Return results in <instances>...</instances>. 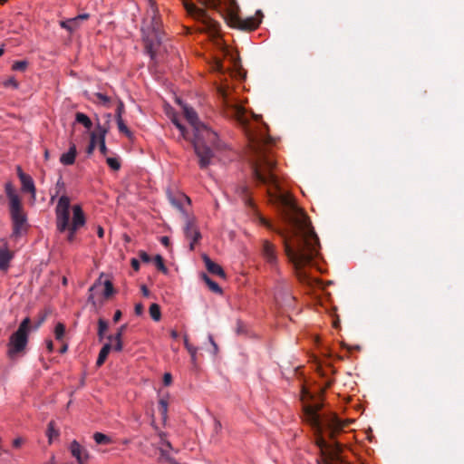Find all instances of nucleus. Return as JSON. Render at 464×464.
Masks as SVG:
<instances>
[{"label": "nucleus", "mask_w": 464, "mask_h": 464, "mask_svg": "<svg viewBox=\"0 0 464 464\" xmlns=\"http://www.w3.org/2000/svg\"><path fill=\"white\" fill-rule=\"evenodd\" d=\"M121 317V312L120 310H117L113 315V321L118 322Z\"/></svg>", "instance_id": "50"}, {"label": "nucleus", "mask_w": 464, "mask_h": 464, "mask_svg": "<svg viewBox=\"0 0 464 464\" xmlns=\"http://www.w3.org/2000/svg\"><path fill=\"white\" fill-rule=\"evenodd\" d=\"M225 19L230 27L246 31L256 30L260 24V20L252 16L242 19L233 8L227 11Z\"/></svg>", "instance_id": "8"}, {"label": "nucleus", "mask_w": 464, "mask_h": 464, "mask_svg": "<svg viewBox=\"0 0 464 464\" xmlns=\"http://www.w3.org/2000/svg\"><path fill=\"white\" fill-rule=\"evenodd\" d=\"M147 2L150 7L152 14L155 15L156 13L158 12L155 1L154 0H147Z\"/></svg>", "instance_id": "45"}, {"label": "nucleus", "mask_w": 464, "mask_h": 464, "mask_svg": "<svg viewBox=\"0 0 464 464\" xmlns=\"http://www.w3.org/2000/svg\"><path fill=\"white\" fill-rule=\"evenodd\" d=\"M107 164L109 167L113 170H119L121 168V163L118 159L116 158H107L106 160Z\"/></svg>", "instance_id": "37"}, {"label": "nucleus", "mask_w": 464, "mask_h": 464, "mask_svg": "<svg viewBox=\"0 0 464 464\" xmlns=\"http://www.w3.org/2000/svg\"><path fill=\"white\" fill-rule=\"evenodd\" d=\"M4 53V49L0 48V56H2Z\"/></svg>", "instance_id": "64"}, {"label": "nucleus", "mask_w": 464, "mask_h": 464, "mask_svg": "<svg viewBox=\"0 0 464 464\" xmlns=\"http://www.w3.org/2000/svg\"><path fill=\"white\" fill-rule=\"evenodd\" d=\"M312 395L303 388L301 401L303 402V420L309 424L315 434V443L323 455L335 458L341 452V444L334 439L347 427L351 420H341L334 413L320 414L323 403L310 402Z\"/></svg>", "instance_id": "2"}, {"label": "nucleus", "mask_w": 464, "mask_h": 464, "mask_svg": "<svg viewBox=\"0 0 464 464\" xmlns=\"http://www.w3.org/2000/svg\"><path fill=\"white\" fill-rule=\"evenodd\" d=\"M97 234H98V237H103L104 236V230L102 227H98V229H97Z\"/></svg>", "instance_id": "53"}, {"label": "nucleus", "mask_w": 464, "mask_h": 464, "mask_svg": "<svg viewBox=\"0 0 464 464\" xmlns=\"http://www.w3.org/2000/svg\"><path fill=\"white\" fill-rule=\"evenodd\" d=\"M108 329V324H107V322L104 321L103 319H100L98 321V336H99V339L102 340L104 336V333L107 331Z\"/></svg>", "instance_id": "35"}, {"label": "nucleus", "mask_w": 464, "mask_h": 464, "mask_svg": "<svg viewBox=\"0 0 464 464\" xmlns=\"http://www.w3.org/2000/svg\"><path fill=\"white\" fill-rule=\"evenodd\" d=\"M69 449L72 457L76 459L78 464L87 463L89 459V453L77 440H72Z\"/></svg>", "instance_id": "11"}, {"label": "nucleus", "mask_w": 464, "mask_h": 464, "mask_svg": "<svg viewBox=\"0 0 464 464\" xmlns=\"http://www.w3.org/2000/svg\"><path fill=\"white\" fill-rule=\"evenodd\" d=\"M100 284H101V278L90 288V292H92Z\"/></svg>", "instance_id": "57"}, {"label": "nucleus", "mask_w": 464, "mask_h": 464, "mask_svg": "<svg viewBox=\"0 0 464 464\" xmlns=\"http://www.w3.org/2000/svg\"><path fill=\"white\" fill-rule=\"evenodd\" d=\"M130 265H131V267L135 270V271H139L140 269V262L138 259L136 258H132L130 260Z\"/></svg>", "instance_id": "47"}, {"label": "nucleus", "mask_w": 464, "mask_h": 464, "mask_svg": "<svg viewBox=\"0 0 464 464\" xmlns=\"http://www.w3.org/2000/svg\"><path fill=\"white\" fill-rule=\"evenodd\" d=\"M70 205L71 200L67 195L59 198L54 213L56 229L60 233L67 231V241H74L76 233L86 224V217L80 204L72 207V218L70 222Z\"/></svg>", "instance_id": "4"}, {"label": "nucleus", "mask_w": 464, "mask_h": 464, "mask_svg": "<svg viewBox=\"0 0 464 464\" xmlns=\"http://www.w3.org/2000/svg\"><path fill=\"white\" fill-rule=\"evenodd\" d=\"M170 336L173 338V339H177L179 337V334L176 330H171L170 331Z\"/></svg>", "instance_id": "54"}, {"label": "nucleus", "mask_w": 464, "mask_h": 464, "mask_svg": "<svg viewBox=\"0 0 464 464\" xmlns=\"http://www.w3.org/2000/svg\"><path fill=\"white\" fill-rule=\"evenodd\" d=\"M158 407H159V411L161 414L162 419L165 420L168 417V407H169L168 400L164 399V398L160 399Z\"/></svg>", "instance_id": "30"}, {"label": "nucleus", "mask_w": 464, "mask_h": 464, "mask_svg": "<svg viewBox=\"0 0 464 464\" xmlns=\"http://www.w3.org/2000/svg\"><path fill=\"white\" fill-rule=\"evenodd\" d=\"M10 217L13 225L12 236L19 237L24 235L28 230L27 215L24 212L22 204L9 207Z\"/></svg>", "instance_id": "7"}, {"label": "nucleus", "mask_w": 464, "mask_h": 464, "mask_svg": "<svg viewBox=\"0 0 464 464\" xmlns=\"http://www.w3.org/2000/svg\"><path fill=\"white\" fill-rule=\"evenodd\" d=\"M184 7L189 15L202 24L200 31L207 33L217 44L220 45L219 24L212 19L204 9L198 7L195 4L188 0H184Z\"/></svg>", "instance_id": "5"}, {"label": "nucleus", "mask_w": 464, "mask_h": 464, "mask_svg": "<svg viewBox=\"0 0 464 464\" xmlns=\"http://www.w3.org/2000/svg\"><path fill=\"white\" fill-rule=\"evenodd\" d=\"M46 348L48 350L49 353H53V343L52 340H46Z\"/></svg>", "instance_id": "48"}, {"label": "nucleus", "mask_w": 464, "mask_h": 464, "mask_svg": "<svg viewBox=\"0 0 464 464\" xmlns=\"http://www.w3.org/2000/svg\"><path fill=\"white\" fill-rule=\"evenodd\" d=\"M46 435L48 441L51 444L54 439H57L60 435L59 430L55 428L54 421H50L47 426Z\"/></svg>", "instance_id": "22"}, {"label": "nucleus", "mask_w": 464, "mask_h": 464, "mask_svg": "<svg viewBox=\"0 0 464 464\" xmlns=\"http://www.w3.org/2000/svg\"><path fill=\"white\" fill-rule=\"evenodd\" d=\"M226 114L234 119L245 130L248 145L246 151L254 181L265 185L271 199L278 201L286 208L285 218L287 226L275 228L265 218L260 223L275 231L283 239L286 256L293 264L299 279L311 284L302 269L319 255V238L308 217L298 208L290 195L282 193L276 174V161L272 152L276 140L267 134L268 126L262 117L248 113L246 108L232 95L228 85L218 87Z\"/></svg>", "instance_id": "1"}, {"label": "nucleus", "mask_w": 464, "mask_h": 464, "mask_svg": "<svg viewBox=\"0 0 464 464\" xmlns=\"http://www.w3.org/2000/svg\"><path fill=\"white\" fill-rule=\"evenodd\" d=\"M29 327L30 318L25 317L21 322L18 329L9 337L6 352L9 359L15 360L24 353L28 343Z\"/></svg>", "instance_id": "6"}, {"label": "nucleus", "mask_w": 464, "mask_h": 464, "mask_svg": "<svg viewBox=\"0 0 464 464\" xmlns=\"http://www.w3.org/2000/svg\"><path fill=\"white\" fill-rule=\"evenodd\" d=\"M92 101L98 104H101L103 106H109V104L111 102V98L104 93L95 92L93 94Z\"/></svg>", "instance_id": "24"}, {"label": "nucleus", "mask_w": 464, "mask_h": 464, "mask_svg": "<svg viewBox=\"0 0 464 464\" xmlns=\"http://www.w3.org/2000/svg\"><path fill=\"white\" fill-rule=\"evenodd\" d=\"M93 440L99 445H107L112 442V440L109 436L102 432H95L93 434Z\"/></svg>", "instance_id": "27"}, {"label": "nucleus", "mask_w": 464, "mask_h": 464, "mask_svg": "<svg viewBox=\"0 0 464 464\" xmlns=\"http://www.w3.org/2000/svg\"><path fill=\"white\" fill-rule=\"evenodd\" d=\"M144 307L142 304L139 303L135 304L134 312L136 315H141L143 314Z\"/></svg>", "instance_id": "44"}, {"label": "nucleus", "mask_w": 464, "mask_h": 464, "mask_svg": "<svg viewBox=\"0 0 464 464\" xmlns=\"http://www.w3.org/2000/svg\"><path fill=\"white\" fill-rule=\"evenodd\" d=\"M169 199H170L171 203L179 208H181L182 201H187L188 203H189V201H190L189 198L188 196H186L185 194H179L178 199H176L173 197H170Z\"/></svg>", "instance_id": "33"}, {"label": "nucleus", "mask_w": 464, "mask_h": 464, "mask_svg": "<svg viewBox=\"0 0 464 464\" xmlns=\"http://www.w3.org/2000/svg\"><path fill=\"white\" fill-rule=\"evenodd\" d=\"M184 233L187 239L189 240L190 250L194 249L195 244L201 238L198 226L193 219H188L186 223Z\"/></svg>", "instance_id": "9"}, {"label": "nucleus", "mask_w": 464, "mask_h": 464, "mask_svg": "<svg viewBox=\"0 0 464 464\" xmlns=\"http://www.w3.org/2000/svg\"><path fill=\"white\" fill-rule=\"evenodd\" d=\"M65 334V325L63 323H58L54 327V336L58 341H62Z\"/></svg>", "instance_id": "32"}, {"label": "nucleus", "mask_w": 464, "mask_h": 464, "mask_svg": "<svg viewBox=\"0 0 464 464\" xmlns=\"http://www.w3.org/2000/svg\"><path fill=\"white\" fill-rule=\"evenodd\" d=\"M111 350V343H105L100 353H99V355H98V358H97V361H96V365L98 367H101L106 361L107 357H108V354L110 353Z\"/></svg>", "instance_id": "20"}, {"label": "nucleus", "mask_w": 464, "mask_h": 464, "mask_svg": "<svg viewBox=\"0 0 464 464\" xmlns=\"http://www.w3.org/2000/svg\"><path fill=\"white\" fill-rule=\"evenodd\" d=\"M76 122L83 125L87 130H90L92 127V122L91 119L82 112H77L75 114Z\"/></svg>", "instance_id": "23"}, {"label": "nucleus", "mask_w": 464, "mask_h": 464, "mask_svg": "<svg viewBox=\"0 0 464 464\" xmlns=\"http://www.w3.org/2000/svg\"><path fill=\"white\" fill-rule=\"evenodd\" d=\"M125 325H122L119 330L118 332L116 333L115 335H110L108 336V339L110 341L109 343L111 344V350L115 351V352H121L123 348V344H122V334H123V331L125 329Z\"/></svg>", "instance_id": "14"}, {"label": "nucleus", "mask_w": 464, "mask_h": 464, "mask_svg": "<svg viewBox=\"0 0 464 464\" xmlns=\"http://www.w3.org/2000/svg\"><path fill=\"white\" fill-rule=\"evenodd\" d=\"M97 144H98V125L96 126L95 130L91 133V140H90V144L87 148V153L92 154L93 152V150H95V147Z\"/></svg>", "instance_id": "28"}, {"label": "nucleus", "mask_w": 464, "mask_h": 464, "mask_svg": "<svg viewBox=\"0 0 464 464\" xmlns=\"http://www.w3.org/2000/svg\"><path fill=\"white\" fill-rule=\"evenodd\" d=\"M142 292H143L144 295H149V290L147 289L146 286H142Z\"/></svg>", "instance_id": "58"}, {"label": "nucleus", "mask_w": 464, "mask_h": 464, "mask_svg": "<svg viewBox=\"0 0 464 464\" xmlns=\"http://www.w3.org/2000/svg\"><path fill=\"white\" fill-rule=\"evenodd\" d=\"M63 195H66L65 194V183L63 181V177L60 176L55 184L54 194L51 195V202H53L54 198L56 197L60 196V198H61Z\"/></svg>", "instance_id": "19"}, {"label": "nucleus", "mask_w": 464, "mask_h": 464, "mask_svg": "<svg viewBox=\"0 0 464 464\" xmlns=\"http://www.w3.org/2000/svg\"><path fill=\"white\" fill-rule=\"evenodd\" d=\"M19 179L22 183L23 190L31 193L33 198H34L36 189L32 177L25 173H19Z\"/></svg>", "instance_id": "13"}, {"label": "nucleus", "mask_w": 464, "mask_h": 464, "mask_svg": "<svg viewBox=\"0 0 464 464\" xmlns=\"http://www.w3.org/2000/svg\"><path fill=\"white\" fill-rule=\"evenodd\" d=\"M172 123L176 126V128L180 131L181 136L184 139H188L187 131L185 127L176 119H172Z\"/></svg>", "instance_id": "39"}, {"label": "nucleus", "mask_w": 464, "mask_h": 464, "mask_svg": "<svg viewBox=\"0 0 464 464\" xmlns=\"http://www.w3.org/2000/svg\"><path fill=\"white\" fill-rule=\"evenodd\" d=\"M215 424H216L217 428H220L221 427V423H220L219 420H216Z\"/></svg>", "instance_id": "61"}, {"label": "nucleus", "mask_w": 464, "mask_h": 464, "mask_svg": "<svg viewBox=\"0 0 464 464\" xmlns=\"http://www.w3.org/2000/svg\"><path fill=\"white\" fill-rule=\"evenodd\" d=\"M154 264H155L156 267L162 273L166 274L168 272V269L164 264V260L160 255H157L154 257Z\"/></svg>", "instance_id": "34"}, {"label": "nucleus", "mask_w": 464, "mask_h": 464, "mask_svg": "<svg viewBox=\"0 0 464 464\" xmlns=\"http://www.w3.org/2000/svg\"><path fill=\"white\" fill-rule=\"evenodd\" d=\"M19 173H24L21 167H17V174L19 175Z\"/></svg>", "instance_id": "62"}, {"label": "nucleus", "mask_w": 464, "mask_h": 464, "mask_svg": "<svg viewBox=\"0 0 464 464\" xmlns=\"http://www.w3.org/2000/svg\"><path fill=\"white\" fill-rule=\"evenodd\" d=\"M203 280L205 281V283L208 285V286L209 287V289L211 291H213L214 293H218V294H221L222 293V289L221 287L218 285V283H216L215 281H213L212 279H210L207 275H203Z\"/></svg>", "instance_id": "29"}, {"label": "nucleus", "mask_w": 464, "mask_h": 464, "mask_svg": "<svg viewBox=\"0 0 464 464\" xmlns=\"http://www.w3.org/2000/svg\"><path fill=\"white\" fill-rule=\"evenodd\" d=\"M14 256V251L8 248L7 243L0 246V271L6 273L10 267V263Z\"/></svg>", "instance_id": "12"}, {"label": "nucleus", "mask_w": 464, "mask_h": 464, "mask_svg": "<svg viewBox=\"0 0 464 464\" xmlns=\"http://www.w3.org/2000/svg\"><path fill=\"white\" fill-rule=\"evenodd\" d=\"M172 382V376L169 372H166L163 376V382L165 385H169Z\"/></svg>", "instance_id": "46"}, {"label": "nucleus", "mask_w": 464, "mask_h": 464, "mask_svg": "<svg viewBox=\"0 0 464 464\" xmlns=\"http://www.w3.org/2000/svg\"><path fill=\"white\" fill-rule=\"evenodd\" d=\"M203 260L208 271L213 275L225 278L226 274L223 268L217 263L213 262L208 256H203Z\"/></svg>", "instance_id": "16"}, {"label": "nucleus", "mask_w": 464, "mask_h": 464, "mask_svg": "<svg viewBox=\"0 0 464 464\" xmlns=\"http://www.w3.org/2000/svg\"><path fill=\"white\" fill-rule=\"evenodd\" d=\"M24 443V440L21 437L13 440L12 445L14 448H20Z\"/></svg>", "instance_id": "43"}, {"label": "nucleus", "mask_w": 464, "mask_h": 464, "mask_svg": "<svg viewBox=\"0 0 464 464\" xmlns=\"http://www.w3.org/2000/svg\"><path fill=\"white\" fill-rule=\"evenodd\" d=\"M262 256L266 262L268 263L270 266H276L277 254L276 246L267 239H265L262 242Z\"/></svg>", "instance_id": "10"}, {"label": "nucleus", "mask_w": 464, "mask_h": 464, "mask_svg": "<svg viewBox=\"0 0 464 464\" xmlns=\"http://www.w3.org/2000/svg\"><path fill=\"white\" fill-rule=\"evenodd\" d=\"M103 286H104L103 296L105 298L111 297L114 294V287H113L112 282L109 279L105 280L103 282Z\"/></svg>", "instance_id": "31"}, {"label": "nucleus", "mask_w": 464, "mask_h": 464, "mask_svg": "<svg viewBox=\"0 0 464 464\" xmlns=\"http://www.w3.org/2000/svg\"><path fill=\"white\" fill-rule=\"evenodd\" d=\"M116 121L118 125V129L121 132L124 133L127 137L130 138L132 136L131 131L129 130V128L124 123V121L122 120V116L118 113L116 115Z\"/></svg>", "instance_id": "26"}, {"label": "nucleus", "mask_w": 464, "mask_h": 464, "mask_svg": "<svg viewBox=\"0 0 464 464\" xmlns=\"http://www.w3.org/2000/svg\"><path fill=\"white\" fill-rule=\"evenodd\" d=\"M162 446H163L164 448L168 449V450H170V449H171V444H170V442H169V441H167V440L162 442Z\"/></svg>", "instance_id": "55"}, {"label": "nucleus", "mask_w": 464, "mask_h": 464, "mask_svg": "<svg viewBox=\"0 0 464 464\" xmlns=\"http://www.w3.org/2000/svg\"><path fill=\"white\" fill-rule=\"evenodd\" d=\"M139 257L140 258L141 261H143L144 263H149L150 261V256H149V254L143 250H140L139 252Z\"/></svg>", "instance_id": "42"}, {"label": "nucleus", "mask_w": 464, "mask_h": 464, "mask_svg": "<svg viewBox=\"0 0 464 464\" xmlns=\"http://www.w3.org/2000/svg\"><path fill=\"white\" fill-rule=\"evenodd\" d=\"M5 193L7 195V198L9 199V207H13L15 205H20L22 204L21 202V199L18 196V194L16 193V191L14 190L12 183L8 182L5 184Z\"/></svg>", "instance_id": "18"}, {"label": "nucleus", "mask_w": 464, "mask_h": 464, "mask_svg": "<svg viewBox=\"0 0 464 464\" xmlns=\"http://www.w3.org/2000/svg\"><path fill=\"white\" fill-rule=\"evenodd\" d=\"M122 110H123V104H122V103H121V104L119 105L118 109H117V113H116V115H117L118 113H120V115L121 116Z\"/></svg>", "instance_id": "56"}, {"label": "nucleus", "mask_w": 464, "mask_h": 464, "mask_svg": "<svg viewBox=\"0 0 464 464\" xmlns=\"http://www.w3.org/2000/svg\"><path fill=\"white\" fill-rule=\"evenodd\" d=\"M149 313L152 320L159 322L161 319V311L158 304H151L149 308Z\"/></svg>", "instance_id": "25"}, {"label": "nucleus", "mask_w": 464, "mask_h": 464, "mask_svg": "<svg viewBox=\"0 0 464 464\" xmlns=\"http://www.w3.org/2000/svg\"><path fill=\"white\" fill-rule=\"evenodd\" d=\"M89 17H90L89 14H82L77 15L73 19H75V23H76L78 20H87Z\"/></svg>", "instance_id": "49"}, {"label": "nucleus", "mask_w": 464, "mask_h": 464, "mask_svg": "<svg viewBox=\"0 0 464 464\" xmlns=\"http://www.w3.org/2000/svg\"><path fill=\"white\" fill-rule=\"evenodd\" d=\"M44 157H45V159H48V157H49L48 150H45Z\"/></svg>", "instance_id": "63"}, {"label": "nucleus", "mask_w": 464, "mask_h": 464, "mask_svg": "<svg viewBox=\"0 0 464 464\" xmlns=\"http://www.w3.org/2000/svg\"><path fill=\"white\" fill-rule=\"evenodd\" d=\"M67 350H68V344L67 343H63L62 345V347L60 348L59 352H60V353L63 354V353H65L67 352Z\"/></svg>", "instance_id": "52"}, {"label": "nucleus", "mask_w": 464, "mask_h": 464, "mask_svg": "<svg viewBox=\"0 0 464 464\" xmlns=\"http://www.w3.org/2000/svg\"><path fill=\"white\" fill-rule=\"evenodd\" d=\"M88 300L92 302V303H94V297H93V295L92 294L89 295Z\"/></svg>", "instance_id": "59"}, {"label": "nucleus", "mask_w": 464, "mask_h": 464, "mask_svg": "<svg viewBox=\"0 0 464 464\" xmlns=\"http://www.w3.org/2000/svg\"><path fill=\"white\" fill-rule=\"evenodd\" d=\"M160 242H161L164 246H169V237H162L160 238Z\"/></svg>", "instance_id": "51"}, {"label": "nucleus", "mask_w": 464, "mask_h": 464, "mask_svg": "<svg viewBox=\"0 0 464 464\" xmlns=\"http://www.w3.org/2000/svg\"><path fill=\"white\" fill-rule=\"evenodd\" d=\"M184 346L190 354L192 362L195 364L197 362L198 348L188 342L187 335L184 336Z\"/></svg>", "instance_id": "21"}, {"label": "nucleus", "mask_w": 464, "mask_h": 464, "mask_svg": "<svg viewBox=\"0 0 464 464\" xmlns=\"http://www.w3.org/2000/svg\"><path fill=\"white\" fill-rule=\"evenodd\" d=\"M183 111L187 121L194 130L193 146L199 158V166L201 169H205L210 164L213 158V152L208 144L216 142L217 134L198 121V114L192 108L184 106Z\"/></svg>", "instance_id": "3"}, {"label": "nucleus", "mask_w": 464, "mask_h": 464, "mask_svg": "<svg viewBox=\"0 0 464 464\" xmlns=\"http://www.w3.org/2000/svg\"><path fill=\"white\" fill-rule=\"evenodd\" d=\"M28 66V63L26 61H15L12 64V70L14 71H24Z\"/></svg>", "instance_id": "36"}, {"label": "nucleus", "mask_w": 464, "mask_h": 464, "mask_svg": "<svg viewBox=\"0 0 464 464\" xmlns=\"http://www.w3.org/2000/svg\"><path fill=\"white\" fill-rule=\"evenodd\" d=\"M204 3L207 6L218 9L220 5V0H204Z\"/></svg>", "instance_id": "41"}, {"label": "nucleus", "mask_w": 464, "mask_h": 464, "mask_svg": "<svg viewBox=\"0 0 464 464\" xmlns=\"http://www.w3.org/2000/svg\"><path fill=\"white\" fill-rule=\"evenodd\" d=\"M5 87H12L14 89H18L19 83L14 79V77H9L8 79L5 80L3 82Z\"/></svg>", "instance_id": "38"}, {"label": "nucleus", "mask_w": 464, "mask_h": 464, "mask_svg": "<svg viewBox=\"0 0 464 464\" xmlns=\"http://www.w3.org/2000/svg\"><path fill=\"white\" fill-rule=\"evenodd\" d=\"M76 155V146L74 143H72L68 151L61 155L60 162L64 166H71L75 162Z\"/></svg>", "instance_id": "15"}, {"label": "nucleus", "mask_w": 464, "mask_h": 464, "mask_svg": "<svg viewBox=\"0 0 464 464\" xmlns=\"http://www.w3.org/2000/svg\"><path fill=\"white\" fill-rule=\"evenodd\" d=\"M75 24V19H69L64 22H61V26L64 29H67L68 31L72 32L74 30V27L72 24Z\"/></svg>", "instance_id": "40"}, {"label": "nucleus", "mask_w": 464, "mask_h": 464, "mask_svg": "<svg viewBox=\"0 0 464 464\" xmlns=\"http://www.w3.org/2000/svg\"><path fill=\"white\" fill-rule=\"evenodd\" d=\"M109 128L98 123V145L100 151L102 155H106L108 149L105 144V138L108 133Z\"/></svg>", "instance_id": "17"}, {"label": "nucleus", "mask_w": 464, "mask_h": 464, "mask_svg": "<svg viewBox=\"0 0 464 464\" xmlns=\"http://www.w3.org/2000/svg\"><path fill=\"white\" fill-rule=\"evenodd\" d=\"M221 69H222V65H221V63H217V70L221 71Z\"/></svg>", "instance_id": "60"}]
</instances>
